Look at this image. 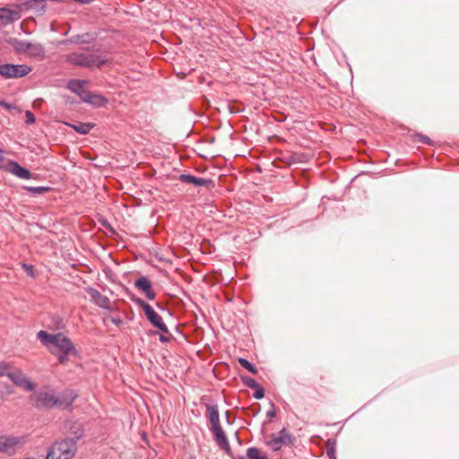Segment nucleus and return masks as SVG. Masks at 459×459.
<instances>
[{
	"label": "nucleus",
	"mask_w": 459,
	"mask_h": 459,
	"mask_svg": "<svg viewBox=\"0 0 459 459\" xmlns=\"http://www.w3.org/2000/svg\"><path fill=\"white\" fill-rule=\"evenodd\" d=\"M253 396L255 399H262L264 396V389L263 388V386L261 385H259L258 387L255 388V393H254Z\"/></svg>",
	"instance_id": "obj_30"
},
{
	"label": "nucleus",
	"mask_w": 459,
	"mask_h": 459,
	"mask_svg": "<svg viewBox=\"0 0 459 459\" xmlns=\"http://www.w3.org/2000/svg\"><path fill=\"white\" fill-rule=\"evenodd\" d=\"M243 383L249 388L255 389V387H258L259 384L251 377H242Z\"/></svg>",
	"instance_id": "obj_29"
},
{
	"label": "nucleus",
	"mask_w": 459,
	"mask_h": 459,
	"mask_svg": "<svg viewBox=\"0 0 459 459\" xmlns=\"http://www.w3.org/2000/svg\"><path fill=\"white\" fill-rule=\"evenodd\" d=\"M83 433H84V430H83L82 426L80 423L74 422L71 424L70 429H69V434L72 435V437H65V439L74 441L75 446H77V442L83 436Z\"/></svg>",
	"instance_id": "obj_19"
},
{
	"label": "nucleus",
	"mask_w": 459,
	"mask_h": 459,
	"mask_svg": "<svg viewBox=\"0 0 459 459\" xmlns=\"http://www.w3.org/2000/svg\"><path fill=\"white\" fill-rule=\"evenodd\" d=\"M293 444L292 436L282 429L277 435H272V438L266 442V445L273 451H279L283 446H291Z\"/></svg>",
	"instance_id": "obj_7"
},
{
	"label": "nucleus",
	"mask_w": 459,
	"mask_h": 459,
	"mask_svg": "<svg viewBox=\"0 0 459 459\" xmlns=\"http://www.w3.org/2000/svg\"><path fill=\"white\" fill-rule=\"evenodd\" d=\"M6 170L22 179L31 178V172L14 160H9Z\"/></svg>",
	"instance_id": "obj_15"
},
{
	"label": "nucleus",
	"mask_w": 459,
	"mask_h": 459,
	"mask_svg": "<svg viewBox=\"0 0 459 459\" xmlns=\"http://www.w3.org/2000/svg\"><path fill=\"white\" fill-rule=\"evenodd\" d=\"M97 39V34L93 32H85L82 34L74 35L67 39H63L59 42V44H75V45H84L91 44Z\"/></svg>",
	"instance_id": "obj_10"
},
{
	"label": "nucleus",
	"mask_w": 459,
	"mask_h": 459,
	"mask_svg": "<svg viewBox=\"0 0 459 459\" xmlns=\"http://www.w3.org/2000/svg\"><path fill=\"white\" fill-rule=\"evenodd\" d=\"M238 363L244 368H246L247 371H249L250 373H252V374H256L257 373L256 368L251 362H249L247 359H246L244 358H239L238 359Z\"/></svg>",
	"instance_id": "obj_25"
},
{
	"label": "nucleus",
	"mask_w": 459,
	"mask_h": 459,
	"mask_svg": "<svg viewBox=\"0 0 459 459\" xmlns=\"http://www.w3.org/2000/svg\"><path fill=\"white\" fill-rule=\"evenodd\" d=\"M4 160V158L3 156V152L0 150V168L3 167Z\"/></svg>",
	"instance_id": "obj_37"
},
{
	"label": "nucleus",
	"mask_w": 459,
	"mask_h": 459,
	"mask_svg": "<svg viewBox=\"0 0 459 459\" xmlns=\"http://www.w3.org/2000/svg\"><path fill=\"white\" fill-rule=\"evenodd\" d=\"M25 117H26L25 123L28 125L33 124L36 120L34 114L29 110H27L25 112Z\"/></svg>",
	"instance_id": "obj_32"
},
{
	"label": "nucleus",
	"mask_w": 459,
	"mask_h": 459,
	"mask_svg": "<svg viewBox=\"0 0 459 459\" xmlns=\"http://www.w3.org/2000/svg\"><path fill=\"white\" fill-rule=\"evenodd\" d=\"M267 417L270 418V419H273L275 417L276 415V411H275V409H274V404L272 403L271 405V409L267 411L266 413Z\"/></svg>",
	"instance_id": "obj_34"
},
{
	"label": "nucleus",
	"mask_w": 459,
	"mask_h": 459,
	"mask_svg": "<svg viewBox=\"0 0 459 459\" xmlns=\"http://www.w3.org/2000/svg\"><path fill=\"white\" fill-rule=\"evenodd\" d=\"M23 267L25 268V271L29 275L33 276L34 270L32 265L23 264Z\"/></svg>",
	"instance_id": "obj_35"
},
{
	"label": "nucleus",
	"mask_w": 459,
	"mask_h": 459,
	"mask_svg": "<svg viewBox=\"0 0 459 459\" xmlns=\"http://www.w3.org/2000/svg\"><path fill=\"white\" fill-rule=\"evenodd\" d=\"M212 434H213V438H214V441L216 442V444L224 451H226L228 454L230 453V443L228 441V438L221 428L219 427V428H215V429H210Z\"/></svg>",
	"instance_id": "obj_16"
},
{
	"label": "nucleus",
	"mask_w": 459,
	"mask_h": 459,
	"mask_svg": "<svg viewBox=\"0 0 459 459\" xmlns=\"http://www.w3.org/2000/svg\"><path fill=\"white\" fill-rule=\"evenodd\" d=\"M63 58L65 63L71 65L84 68H100L108 62V59L100 56L86 53L83 51L71 52L65 55Z\"/></svg>",
	"instance_id": "obj_3"
},
{
	"label": "nucleus",
	"mask_w": 459,
	"mask_h": 459,
	"mask_svg": "<svg viewBox=\"0 0 459 459\" xmlns=\"http://www.w3.org/2000/svg\"><path fill=\"white\" fill-rule=\"evenodd\" d=\"M79 97L83 102L90 103L96 107H101L104 106L108 100L105 97L100 95V94H94L91 92L90 91L84 90L79 94Z\"/></svg>",
	"instance_id": "obj_13"
},
{
	"label": "nucleus",
	"mask_w": 459,
	"mask_h": 459,
	"mask_svg": "<svg viewBox=\"0 0 459 459\" xmlns=\"http://www.w3.org/2000/svg\"><path fill=\"white\" fill-rule=\"evenodd\" d=\"M76 397L77 394L73 390H65L58 396L51 392L40 391L33 394L30 396V400L37 408L51 409L56 406L71 408Z\"/></svg>",
	"instance_id": "obj_1"
},
{
	"label": "nucleus",
	"mask_w": 459,
	"mask_h": 459,
	"mask_svg": "<svg viewBox=\"0 0 459 459\" xmlns=\"http://www.w3.org/2000/svg\"><path fill=\"white\" fill-rule=\"evenodd\" d=\"M27 56L38 61L46 58V50L41 43L31 42Z\"/></svg>",
	"instance_id": "obj_17"
},
{
	"label": "nucleus",
	"mask_w": 459,
	"mask_h": 459,
	"mask_svg": "<svg viewBox=\"0 0 459 459\" xmlns=\"http://www.w3.org/2000/svg\"><path fill=\"white\" fill-rule=\"evenodd\" d=\"M9 379L18 387L26 391H32L35 385L29 379V377L20 369L11 371Z\"/></svg>",
	"instance_id": "obj_9"
},
{
	"label": "nucleus",
	"mask_w": 459,
	"mask_h": 459,
	"mask_svg": "<svg viewBox=\"0 0 459 459\" xmlns=\"http://www.w3.org/2000/svg\"><path fill=\"white\" fill-rule=\"evenodd\" d=\"M418 141L422 143L429 144V145H431L433 143L432 140L429 137L423 135V134L418 135Z\"/></svg>",
	"instance_id": "obj_33"
},
{
	"label": "nucleus",
	"mask_w": 459,
	"mask_h": 459,
	"mask_svg": "<svg viewBox=\"0 0 459 459\" xmlns=\"http://www.w3.org/2000/svg\"><path fill=\"white\" fill-rule=\"evenodd\" d=\"M205 408H206L205 416L211 424L210 429L221 427V425L220 422L218 405L215 403H207L205 405Z\"/></svg>",
	"instance_id": "obj_14"
},
{
	"label": "nucleus",
	"mask_w": 459,
	"mask_h": 459,
	"mask_svg": "<svg viewBox=\"0 0 459 459\" xmlns=\"http://www.w3.org/2000/svg\"><path fill=\"white\" fill-rule=\"evenodd\" d=\"M178 180L185 184H192L197 186H207L210 183V179L203 178H197L190 174H181L178 177Z\"/></svg>",
	"instance_id": "obj_18"
},
{
	"label": "nucleus",
	"mask_w": 459,
	"mask_h": 459,
	"mask_svg": "<svg viewBox=\"0 0 459 459\" xmlns=\"http://www.w3.org/2000/svg\"><path fill=\"white\" fill-rule=\"evenodd\" d=\"M261 459H268L266 455H264V456Z\"/></svg>",
	"instance_id": "obj_39"
},
{
	"label": "nucleus",
	"mask_w": 459,
	"mask_h": 459,
	"mask_svg": "<svg viewBox=\"0 0 459 459\" xmlns=\"http://www.w3.org/2000/svg\"><path fill=\"white\" fill-rule=\"evenodd\" d=\"M24 188L32 195H41L49 190L48 186H25Z\"/></svg>",
	"instance_id": "obj_26"
},
{
	"label": "nucleus",
	"mask_w": 459,
	"mask_h": 459,
	"mask_svg": "<svg viewBox=\"0 0 459 459\" xmlns=\"http://www.w3.org/2000/svg\"><path fill=\"white\" fill-rule=\"evenodd\" d=\"M87 294L91 297V300L97 306L104 309L110 308V300L108 297L102 295L98 290L91 287L85 289Z\"/></svg>",
	"instance_id": "obj_11"
},
{
	"label": "nucleus",
	"mask_w": 459,
	"mask_h": 459,
	"mask_svg": "<svg viewBox=\"0 0 459 459\" xmlns=\"http://www.w3.org/2000/svg\"><path fill=\"white\" fill-rule=\"evenodd\" d=\"M31 70L26 65L4 64L0 65V75L6 79L20 78L29 74Z\"/></svg>",
	"instance_id": "obj_6"
},
{
	"label": "nucleus",
	"mask_w": 459,
	"mask_h": 459,
	"mask_svg": "<svg viewBox=\"0 0 459 459\" xmlns=\"http://www.w3.org/2000/svg\"><path fill=\"white\" fill-rule=\"evenodd\" d=\"M327 454H328L330 459H335L334 450L333 448L328 449Z\"/></svg>",
	"instance_id": "obj_36"
},
{
	"label": "nucleus",
	"mask_w": 459,
	"mask_h": 459,
	"mask_svg": "<svg viewBox=\"0 0 459 459\" xmlns=\"http://www.w3.org/2000/svg\"><path fill=\"white\" fill-rule=\"evenodd\" d=\"M69 355L72 353H65V351L58 352L56 351V355H55L60 364H65L69 360Z\"/></svg>",
	"instance_id": "obj_27"
},
{
	"label": "nucleus",
	"mask_w": 459,
	"mask_h": 459,
	"mask_svg": "<svg viewBox=\"0 0 459 459\" xmlns=\"http://www.w3.org/2000/svg\"><path fill=\"white\" fill-rule=\"evenodd\" d=\"M70 126L77 133L81 134H87L90 133V131L91 130V128L93 127V125L92 124H90V123H82V122H78L76 124H74V125H70Z\"/></svg>",
	"instance_id": "obj_23"
},
{
	"label": "nucleus",
	"mask_w": 459,
	"mask_h": 459,
	"mask_svg": "<svg viewBox=\"0 0 459 459\" xmlns=\"http://www.w3.org/2000/svg\"><path fill=\"white\" fill-rule=\"evenodd\" d=\"M134 286L137 290L144 293L149 300H153L156 298V293L152 289V282L147 277L142 276L138 278L134 282Z\"/></svg>",
	"instance_id": "obj_12"
},
{
	"label": "nucleus",
	"mask_w": 459,
	"mask_h": 459,
	"mask_svg": "<svg viewBox=\"0 0 459 459\" xmlns=\"http://www.w3.org/2000/svg\"><path fill=\"white\" fill-rule=\"evenodd\" d=\"M264 455L260 454V451L256 447H249L247 451V455L245 456L240 457V459H261Z\"/></svg>",
	"instance_id": "obj_24"
},
{
	"label": "nucleus",
	"mask_w": 459,
	"mask_h": 459,
	"mask_svg": "<svg viewBox=\"0 0 459 459\" xmlns=\"http://www.w3.org/2000/svg\"><path fill=\"white\" fill-rule=\"evenodd\" d=\"M135 304L143 308L144 315L147 320L157 329L160 331V333H167L168 326L164 323L162 317L153 309V307L145 302L143 299L137 298L134 299Z\"/></svg>",
	"instance_id": "obj_5"
},
{
	"label": "nucleus",
	"mask_w": 459,
	"mask_h": 459,
	"mask_svg": "<svg viewBox=\"0 0 459 459\" xmlns=\"http://www.w3.org/2000/svg\"><path fill=\"white\" fill-rule=\"evenodd\" d=\"M11 371H12V368L9 364L0 362V377L6 376L9 377Z\"/></svg>",
	"instance_id": "obj_28"
},
{
	"label": "nucleus",
	"mask_w": 459,
	"mask_h": 459,
	"mask_svg": "<svg viewBox=\"0 0 459 459\" xmlns=\"http://www.w3.org/2000/svg\"><path fill=\"white\" fill-rule=\"evenodd\" d=\"M76 452L77 446L74 441L63 438L50 446L45 459H72Z\"/></svg>",
	"instance_id": "obj_4"
},
{
	"label": "nucleus",
	"mask_w": 459,
	"mask_h": 459,
	"mask_svg": "<svg viewBox=\"0 0 459 459\" xmlns=\"http://www.w3.org/2000/svg\"><path fill=\"white\" fill-rule=\"evenodd\" d=\"M172 339V335L171 333H169V331L168 330L167 333H161L160 334V337H159V340L161 342H170Z\"/></svg>",
	"instance_id": "obj_31"
},
{
	"label": "nucleus",
	"mask_w": 459,
	"mask_h": 459,
	"mask_svg": "<svg viewBox=\"0 0 459 459\" xmlns=\"http://www.w3.org/2000/svg\"><path fill=\"white\" fill-rule=\"evenodd\" d=\"M88 82L86 80H71L67 83V88L79 96Z\"/></svg>",
	"instance_id": "obj_21"
},
{
	"label": "nucleus",
	"mask_w": 459,
	"mask_h": 459,
	"mask_svg": "<svg viewBox=\"0 0 459 459\" xmlns=\"http://www.w3.org/2000/svg\"><path fill=\"white\" fill-rule=\"evenodd\" d=\"M37 338L52 355H56V351H65V353H72L75 357L78 356V351L73 342L63 333H49L40 330L37 333Z\"/></svg>",
	"instance_id": "obj_2"
},
{
	"label": "nucleus",
	"mask_w": 459,
	"mask_h": 459,
	"mask_svg": "<svg viewBox=\"0 0 459 459\" xmlns=\"http://www.w3.org/2000/svg\"><path fill=\"white\" fill-rule=\"evenodd\" d=\"M23 459H36V458H35V457H33V456H28V457H25V458H23Z\"/></svg>",
	"instance_id": "obj_38"
},
{
	"label": "nucleus",
	"mask_w": 459,
	"mask_h": 459,
	"mask_svg": "<svg viewBox=\"0 0 459 459\" xmlns=\"http://www.w3.org/2000/svg\"><path fill=\"white\" fill-rule=\"evenodd\" d=\"M25 443L23 437L1 436L0 452L12 455L16 452L18 446Z\"/></svg>",
	"instance_id": "obj_8"
},
{
	"label": "nucleus",
	"mask_w": 459,
	"mask_h": 459,
	"mask_svg": "<svg viewBox=\"0 0 459 459\" xmlns=\"http://www.w3.org/2000/svg\"><path fill=\"white\" fill-rule=\"evenodd\" d=\"M17 19H19V13L17 11L8 8H0V20L4 23H10Z\"/></svg>",
	"instance_id": "obj_20"
},
{
	"label": "nucleus",
	"mask_w": 459,
	"mask_h": 459,
	"mask_svg": "<svg viewBox=\"0 0 459 459\" xmlns=\"http://www.w3.org/2000/svg\"><path fill=\"white\" fill-rule=\"evenodd\" d=\"M30 43L31 42L27 41V40H20V39H14L12 42L13 47L18 53H23L26 55L29 51Z\"/></svg>",
	"instance_id": "obj_22"
}]
</instances>
